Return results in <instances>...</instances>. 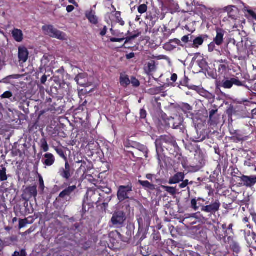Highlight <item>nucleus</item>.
Here are the masks:
<instances>
[{
  "label": "nucleus",
  "instance_id": "nucleus-1",
  "mask_svg": "<svg viewBox=\"0 0 256 256\" xmlns=\"http://www.w3.org/2000/svg\"><path fill=\"white\" fill-rule=\"evenodd\" d=\"M224 11L228 13V18L232 21L234 24H232V26L233 28H238L241 26L242 24L245 23V20H241L239 16L238 9L236 6H229L224 8Z\"/></svg>",
  "mask_w": 256,
  "mask_h": 256
},
{
  "label": "nucleus",
  "instance_id": "nucleus-2",
  "mask_svg": "<svg viewBox=\"0 0 256 256\" xmlns=\"http://www.w3.org/2000/svg\"><path fill=\"white\" fill-rule=\"evenodd\" d=\"M172 142V138L167 136H161L159 138L156 140L155 144L157 154V158L158 163L161 162V158H162V152L163 148H166L167 144H171Z\"/></svg>",
  "mask_w": 256,
  "mask_h": 256
},
{
  "label": "nucleus",
  "instance_id": "nucleus-3",
  "mask_svg": "<svg viewBox=\"0 0 256 256\" xmlns=\"http://www.w3.org/2000/svg\"><path fill=\"white\" fill-rule=\"evenodd\" d=\"M132 191V184L120 186L117 192L118 198L120 202H122L126 199L130 198L128 196Z\"/></svg>",
  "mask_w": 256,
  "mask_h": 256
},
{
  "label": "nucleus",
  "instance_id": "nucleus-4",
  "mask_svg": "<svg viewBox=\"0 0 256 256\" xmlns=\"http://www.w3.org/2000/svg\"><path fill=\"white\" fill-rule=\"evenodd\" d=\"M38 192L36 186H30L27 187L24 191V193L22 196V198L26 202L29 201L30 198L34 197L36 200V196Z\"/></svg>",
  "mask_w": 256,
  "mask_h": 256
},
{
  "label": "nucleus",
  "instance_id": "nucleus-5",
  "mask_svg": "<svg viewBox=\"0 0 256 256\" xmlns=\"http://www.w3.org/2000/svg\"><path fill=\"white\" fill-rule=\"evenodd\" d=\"M226 234L224 230H221L219 227H214V236L219 241H222L225 244L232 240V236L226 237Z\"/></svg>",
  "mask_w": 256,
  "mask_h": 256
},
{
  "label": "nucleus",
  "instance_id": "nucleus-6",
  "mask_svg": "<svg viewBox=\"0 0 256 256\" xmlns=\"http://www.w3.org/2000/svg\"><path fill=\"white\" fill-rule=\"evenodd\" d=\"M234 84L238 86H242V82L235 78H225L221 82V86L224 88H230Z\"/></svg>",
  "mask_w": 256,
  "mask_h": 256
},
{
  "label": "nucleus",
  "instance_id": "nucleus-7",
  "mask_svg": "<svg viewBox=\"0 0 256 256\" xmlns=\"http://www.w3.org/2000/svg\"><path fill=\"white\" fill-rule=\"evenodd\" d=\"M240 178L242 182L240 184L246 187L250 188L256 184V176L255 175L250 176L243 175Z\"/></svg>",
  "mask_w": 256,
  "mask_h": 256
},
{
  "label": "nucleus",
  "instance_id": "nucleus-8",
  "mask_svg": "<svg viewBox=\"0 0 256 256\" xmlns=\"http://www.w3.org/2000/svg\"><path fill=\"white\" fill-rule=\"evenodd\" d=\"M126 220V216L122 211L116 212L113 214V226H121Z\"/></svg>",
  "mask_w": 256,
  "mask_h": 256
},
{
  "label": "nucleus",
  "instance_id": "nucleus-9",
  "mask_svg": "<svg viewBox=\"0 0 256 256\" xmlns=\"http://www.w3.org/2000/svg\"><path fill=\"white\" fill-rule=\"evenodd\" d=\"M220 206V203L219 200H216L214 202L210 205L202 206L201 210L206 212L214 214L219 210Z\"/></svg>",
  "mask_w": 256,
  "mask_h": 256
},
{
  "label": "nucleus",
  "instance_id": "nucleus-10",
  "mask_svg": "<svg viewBox=\"0 0 256 256\" xmlns=\"http://www.w3.org/2000/svg\"><path fill=\"white\" fill-rule=\"evenodd\" d=\"M101 194L98 190H88L86 193V198L90 202L96 204L100 200Z\"/></svg>",
  "mask_w": 256,
  "mask_h": 256
},
{
  "label": "nucleus",
  "instance_id": "nucleus-11",
  "mask_svg": "<svg viewBox=\"0 0 256 256\" xmlns=\"http://www.w3.org/2000/svg\"><path fill=\"white\" fill-rule=\"evenodd\" d=\"M70 88L68 84L66 83L60 84L57 90L58 97L62 98L65 96H70Z\"/></svg>",
  "mask_w": 256,
  "mask_h": 256
},
{
  "label": "nucleus",
  "instance_id": "nucleus-12",
  "mask_svg": "<svg viewBox=\"0 0 256 256\" xmlns=\"http://www.w3.org/2000/svg\"><path fill=\"white\" fill-rule=\"evenodd\" d=\"M60 175L66 180H68L73 174L70 166L68 161H66L64 168H61L58 172Z\"/></svg>",
  "mask_w": 256,
  "mask_h": 256
},
{
  "label": "nucleus",
  "instance_id": "nucleus-13",
  "mask_svg": "<svg viewBox=\"0 0 256 256\" xmlns=\"http://www.w3.org/2000/svg\"><path fill=\"white\" fill-rule=\"evenodd\" d=\"M216 36L214 38L213 41L216 43L217 46H220L224 42L225 32L222 29L217 28L216 29Z\"/></svg>",
  "mask_w": 256,
  "mask_h": 256
},
{
  "label": "nucleus",
  "instance_id": "nucleus-14",
  "mask_svg": "<svg viewBox=\"0 0 256 256\" xmlns=\"http://www.w3.org/2000/svg\"><path fill=\"white\" fill-rule=\"evenodd\" d=\"M28 52L25 47H20L18 48V58L20 62L24 63L26 62L28 57Z\"/></svg>",
  "mask_w": 256,
  "mask_h": 256
},
{
  "label": "nucleus",
  "instance_id": "nucleus-15",
  "mask_svg": "<svg viewBox=\"0 0 256 256\" xmlns=\"http://www.w3.org/2000/svg\"><path fill=\"white\" fill-rule=\"evenodd\" d=\"M193 89L198 92L202 96L205 97L206 98L208 99L210 101H213L215 98V96L212 93L209 92L208 91L204 90L203 88H200L198 86H194Z\"/></svg>",
  "mask_w": 256,
  "mask_h": 256
},
{
  "label": "nucleus",
  "instance_id": "nucleus-16",
  "mask_svg": "<svg viewBox=\"0 0 256 256\" xmlns=\"http://www.w3.org/2000/svg\"><path fill=\"white\" fill-rule=\"evenodd\" d=\"M184 173L178 172L170 178L168 184H178L184 180Z\"/></svg>",
  "mask_w": 256,
  "mask_h": 256
},
{
  "label": "nucleus",
  "instance_id": "nucleus-17",
  "mask_svg": "<svg viewBox=\"0 0 256 256\" xmlns=\"http://www.w3.org/2000/svg\"><path fill=\"white\" fill-rule=\"evenodd\" d=\"M76 189V186H69L60 194L58 198H66L68 196H70Z\"/></svg>",
  "mask_w": 256,
  "mask_h": 256
},
{
  "label": "nucleus",
  "instance_id": "nucleus-18",
  "mask_svg": "<svg viewBox=\"0 0 256 256\" xmlns=\"http://www.w3.org/2000/svg\"><path fill=\"white\" fill-rule=\"evenodd\" d=\"M156 66L154 60H150L147 62L144 66V70L146 74H150V73L156 71Z\"/></svg>",
  "mask_w": 256,
  "mask_h": 256
},
{
  "label": "nucleus",
  "instance_id": "nucleus-19",
  "mask_svg": "<svg viewBox=\"0 0 256 256\" xmlns=\"http://www.w3.org/2000/svg\"><path fill=\"white\" fill-rule=\"evenodd\" d=\"M43 163L48 166H52L55 162V158L54 155L50 153H47L44 155Z\"/></svg>",
  "mask_w": 256,
  "mask_h": 256
},
{
  "label": "nucleus",
  "instance_id": "nucleus-20",
  "mask_svg": "<svg viewBox=\"0 0 256 256\" xmlns=\"http://www.w3.org/2000/svg\"><path fill=\"white\" fill-rule=\"evenodd\" d=\"M12 35L14 40L17 42H21L23 40V34L20 30L14 28L12 31Z\"/></svg>",
  "mask_w": 256,
  "mask_h": 256
},
{
  "label": "nucleus",
  "instance_id": "nucleus-21",
  "mask_svg": "<svg viewBox=\"0 0 256 256\" xmlns=\"http://www.w3.org/2000/svg\"><path fill=\"white\" fill-rule=\"evenodd\" d=\"M86 17L89 20L90 23L96 24L98 23V18L96 16V12L91 10L86 13Z\"/></svg>",
  "mask_w": 256,
  "mask_h": 256
},
{
  "label": "nucleus",
  "instance_id": "nucleus-22",
  "mask_svg": "<svg viewBox=\"0 0 256 256\" xmlns=\"http://www.w3.org/2000/svg\"><path fill=\"white\" fill-rule=\"evenodd\" d=\"M42 30L44 33L52 38V36H54V32L56 28H54L52 25H45L42 27Z\"/></svg>",
  "mask_w": 256,
  "mask_h": 256
},
{
  "label": "nucleus",
  "instance_id": "nucleus-23",
  "mask_svg": "<svg viewBox=\"0 0 256 256\" xmlns=\"http://www.w3.org/2000/svg\"><path fill=\"white\" fill-rule=\"evenodd\" d=\"M207 35H203L197 37L193 41L192 48H198L199 46L202 44L205 38H207Z\"/></svg>",
  "mask_w": 256,
  "mask_h": 256
},
{
  "label": "nucleus",
  "instance_id": "nucleus-24",
  "mask_svg": "<svg viewBox=\"0 0 256 256\" xmlns=\"http://www.w3.org/2000/svg\"><path fill=\"white\" fill-rule=\"evenodd\" d=\"M227 244H230V248L235 252L238 253L240 250V244L236 242L234 240L233 238L232 237V240H230V242H227Z\"/></svg>",
  "mask_w": 256,
  "mask_h": 256
},
{
  "label": "nucleus",
  "instance_id": "nucleus-25",
  "mask_svg": "<svg viewBox=\"0 0 256 256\" xmlns=\"http://www.w3.org/2000/svg\"><path fill=\"white\" fill-rule=\"evenodd\" d=\"M86 74H79L75 78V80L77 82L79 86L86 87L87 84L84 82H80V80L84 79Z\"/></svg>",
  "mask_w": 256,
  "mask_h": 256
},
{
  "label": "nucleus",
  "instance_id": "nucleus-26",
  "mask_svg": "<svg viewBox=\"0 0 256 256\" xmlns=\"http://www.w3.org/2000/svg\"><path fill=\"white\" fill-rule=\"evenodd\" d=\"M52 38H56L60 40H64L66 39L65 34L58 29L56 30L54 36H52Z\"/></svg>",
  "mask_w": 256,
  "mask_h": 256
},
{
  "label": "nucleus",
  "instance_id": "nucleus-27",
  "mask_svg": "<svg viewBox=\"0 0 256 256\" xmlns=\"http://www.w3.org/2000/svg\"><path fill=\"white\" fill-rule=\"evenodd\" d=\"M58 104L56 102H54L52 105H50V107L48 108V111H60V112H62L63 108H62L60 106H58Z\"/></svg>",
  "mask_w": 256,
  "mask_h": 256
},
{
  "label": "nucleus",
  "instance_id": "nucleus-28",
  "mask_svg": "<svg viewBox=\"0 0 256 256\" xmlns=\"http://www.w3.org/2000/svg\"><path fill=\"white\" fill-rule=\"evenodd\" d=\"M0 180L2 182L6 181L8 180V176L6 174V169L3 166H0Z\"/></svg>",
  "mask_w": 256,
  "mask_h": 256
},
{
  "label": "nucleus",
  "instance_id": "nucleus-29",
  "mask_svg": "<svg viewBox=\"0 0 256 256\" xmlns=\"http://www.w3.org/2000/svg\"><path fill=\"white\" fill-rule=\"evenodd\" d=\"M138 182L140 184L141 186H142L143 187H144L146 188H147L150 190H154L155 189V186L154 184H151L150 182L148 181H142L140 180L138 181Z\"/></svg>",
  "mask_w": 256,
  "mask_h": 256
},
{
  "label": "nucleus",
  "instance_id": "nucleus-30",
  "mask_svg": "<svg viewBox=\"0 0 256 256\" xmlns=\"http://www.w3.org/2000/svg\"><path fill=\"white\" fill-rule=\"evenodd\" d=\"M114 18L115 22L119 24L120 26H123L124 25V22L122 18H121V13L120 12H116L114 14Z\"/></svg>",
  "mask_w": 256,
  "mask_h": 256
},
{
  "label": "nucleus",
  "instance_id": "nucleus-31",
  "mask_svg": "<svg viewBox=\"0 0 256 256\" xmlns=\"http://www.w3.org/2000/svg\"><path fill=\"white\" fill-rule=\"evenodd\" d=\"M162 188L165 191H166V192H168V193L172 195H174L176 193V190L175 188L166 186H162Z\"/></svg>",
  "mask_w": 256,
  "mask_h": 256
},
{
  "label": "nucleus",
  "instance_id": "nucleus-32",
  "mask_svg": "<svg viewBox=\"0 0 256 256\" xmlns=\"http://www.w3.org/2000/svg\"><path fill=\"white\" fill-rule=\"evenodd\" d=\"M216 113H210V120L211 124H215L218 122V116Z\"/></svg>",
  "mask_w": 256,
  "mask_h": 256
},
{
  "label": "nucleus",
  "instance_id": "nucleus-33",
  "mask_svg": "<svg viewBox=\"0 0 256 256\" xmlns=\"http://www.w3.org/2000/svg\"><path fill=\"white\" fill-rule=\"evenodd\" d=\"M120 82L122 85L126 86L130 84V80L126 76L122 75L120 78Z\"/></svg>",
  "mask_w": 256,
  "mask_h": 256
},
{
  "label": "nucleus",
  "instance_id": "nucleus-34",
  "mask_svg": "<svg viewBox=\"0 0 256 256\" xmlns=\"http://www.w3.org/2000/svg\"><path fill=\"white\" fill-rule=\"evenodd\" d=\"M40 148L43 150L44 152L48 150L49 147L48 144L45 138H43L40 140Z\"/></svg>",
  "mask_w": 256,
  "mask_h": 256
},
{
  "label": "nucleus",
  "instance_id": "nucleus-35",
  "mask_svg": "<svg viewBox=\"0 0 256 256\" xmlns=\"http://www.w3.org/2000/svg\"><path fill=\"white\" fill-rule=\"evenodd\" d=\"M178 108H180V110L184 112L192 110V106L186 103L182 104H181L179 105Z\"/></svg>",
  "mask_w": 256,
  "mask_h": 256
},
{
  "label": "nucleus",
  "instance_id": "nucleus-36",
  "mask_svg": "<svg viewBox=\"0 0 256 256\" xmlns=\"http://www.w3.org/2000/svg\"><path fill=\"white\" fill-rule=\"evenodd\" d=\"M174 118H174L170 116V118H168L167 120H168L169 124H172L173 125V127L174 128H176L179 126L180 124V121L179 122H174Z\"/></svg>",
  "mask_w": 256,
  "mask_h": 256
},
{
  "label": "nucleus",
  "instance_id": "nucleus-37",
  "mask_svg": "<svg viewBox=\"0 0 256 256\" xmlns=\"http://www.w3.org/2000/svg\"><path fill=\"white\" fill-rule=\"evenodd\" d=\"M148 10L147 5L146 4H140L138 8V12L140 14L145 13Z\"/></svg>",
  "mask_w": 256,
  "mask_h": 256
},
{
  "label": "nucleus",
  "instance_id": "nucleus-38",
  "mask_svg": "<svg viewBox=\"0 0 256 256\" xmlns=\"http://www.w3.org/2000/svg\"><path fill=\"white\" fill-rule=\"evenodd\" d=\"M140 252L143 256H148L150 254V251L149 250L148 248L147 247L142 248Z\"/></svg>",
  "mask_w": 256,
  "mask_h": 256
},
{
  "label": "nucleus",
  "instance_id": "nucleus-39",
  "mask_svg": "<svg viewBox=\"0 0 256 256\" xmlns=\"http://www.w3.org/2000/svg\"><path fill=\"white\" fill-rule=\"evenodd\" d=\"M248 16L252 20H256V13L252 10H247Z\"/></svg>",
  "mask_w": 256,
  "mask_h": 256
},
{
  "label": "nucleus",
  "instance_id": "nucleus-40",
  "mask_svg": "<svg viewBox=\"0 0 256 256\" xmlns=\"http://www.w3.org/2000/svg\"><path fill=\"white\" fill-rule=\"evenodd\" d=\"M88 102L86 100H85L84 102H82V104H80L78 108H76L74 110H82V112L86 110H87L86 108V104Z\"/></svg>",
  "mask_w": 256,
  "mask_h": 256
},
{
  "label": "nucleus",
  "instance_id": "nucleus-41",
  "mask_svg": "<svg viewBox=\"0 0 256 256\" xmlns=\"http://www.w3.org/2000/svg\"><path fill=\"white\" fill-rule=\"evenodd\" d=\"M102 196L104 197V198H105L104 202L103 203V206H104V210H106V208L108 206V202L111 200L112 196H107L106 198L105 196L104 195V196Z\"/></svg>",
  "mask_w": 256,
  "mask_h": 256
},
{
  "label": "nucleus",
  "instance_id": "nucleus-42",
  "mask_svg": "<svg viewBox=\"0 0 256 256\" xmlns=\"http://www.w3.org/2000/svg\"><path fill=\"white\" fill-rule=\"evenodd\" d=\"M12 96V94L10 91H6L1 96L2 98H10Z\"/></svg>",
  "mask_w": 256,
  "mask_h": 256
},
{
  "label": "nucleus",
  "instance_id": "nucleus-43",
  "mask_svg": "<svg viewBox=\"0 0 256 256\" xmlns=\"http://www.w3.org/2000/svg\"><path fill=\"white\" fill-rule=\"evenodd\" d=\"M240 118H252L254 116L253 113H242V114H240L238 116Z\"/></svg>",
  "mask_w": 256,
  "mask_h": 256
},
{
  "label": "nucleus",
  "instance_id": "nucleus-44",
  "mask_svg": "<svg viewBox=\"0 0 256 256\" xmlns=\"http://www.w3.org/2000/svg\"><path fill=\"white\" fill-rule=\"evenodd\" d=\"M28 224V220L27 219L20 220L19 221V228H22Z\"/></svg>",
  "mask_w": 256,
  "mask_h": 256
},
{
  "label": "nucleus",
  "instance_id": "nucleus-45",
  "mask_svg": "<svg viewBox=\"0 0 256 256\" xmlns=\"http://www.w3.org/2000/svg\"><path fill=\"white\" fill-rule=\"evenodd\" d=\"M130 83H131L133 86L137 87L140 86L139 81L134 77H132L130 80Z\"/></svg>",
  "mask_w": 256,
  "mask_h": 256
},
{
  "label": "nucleus",
  "instance_id": "nucleus-46",
  "mask_svg": "<svg viewBox=\"0 0 256 256\" xmlns=\"http://www.w3.org/2000/svg\"><path fill=\"white\" fill-rule=\"evenodd\" d=\"M216 43H215V42H214V41L212 42H210L208 45V52H213L216 48Z\"/></svg>",
  "mask_w": 256,
  "mask_h": 256
},
{
  "label": "nucleus",
  "instance_id": "nucleus-47",
  "mask_svg": "<svg viewBox=\"0 0 256 256\" xmlns=\"http://www.w3.org/2000/svg\"><path fill=\"white\" fill-rule=\"evenodd\" d=\"M56 150L57 153L59 154V156L60 157L64 158L66 161H67V158L65 156L64 154V152H63L62 149H61V148H56Z\"/></svg>",
  "mask_w": 256,
  "mask_h": 256
},
{
  "label": "nucleus",
  "instance_id": "nucleus-48",
  "mask_svg": "<svg viewBox=\"0 0 256 256\" xmlns=\"http://www.w3.org/2000/svg\"><path fill=\"white\" fill-rule=\"evenodd\" d=\"M12 256H26V251L22 250L20 252H15Z\"/></svg>",
  "mask_w": 256,
  "mask_h": 256
},
{
  "label": "nucleus",
  "instance_id": "nucleus-49",
  "mask_svg": "<svg viewBox=\"0 0 256 256\" xmlns=\"http://www.w3.org/2000/svg\"><path fill=\"white\" fill-rule=\"evenodd\" d=\"M191 206L192 208L194 209L195 210H198V206H197V202L196 199H192L191 200Z\"/></svg>",
  "mask_w": 256,
  "mask_h": 256
},
{
  "label": "nucleus",
  "instance_id": "nucleus-50",
  "mask_svg": "<svg viewBox=\"0 0 256 256\" xmlns=\"http://www.w3.org/2000/svg\"><path fill=\"white\" fill-rule=\"evenodd\" d=\"M182 183H181L180 185H179V187L181 188H186L188 184V180H182Z\"/></svg>",
  "mask_w": 256,
  "mask_h": 256
},
{
  "label": "nucleus",
  "instance_id": "nucleus-51",
  "mask_svg": "<svg viewBox=\"0 0 256 256\" xmlns=\"http://www.w3.org/2000/svg\"><path fill=\"white\" fill-rule=\"evenodd\" d=\"M39 182H40V188L42 191H43L44 190V182L43 179L42 177L40 178Z\"/></svg>",
  "mask_w": 256,
  "mask_h": 256
},
{
  "label": "nucleus",
  "instance_id": "nucleus-52",
  "mask_svg": "<svg viewBox=\"0 0 256 256\" xmlns=\"http://www.w3.org/2000/svg\"><path fill=\"white\" fill-rule=\"evenodd\" d=\"M102 191L106 194H108L111 192V189L108 187H102Z\"/></svg>",
  "mask_w": 256,
  "mask_h": 256
},
{
  "label": "nucleus",
  "instance_id": "nucleus-53",
  "mask_svg": "<svg viewBox=\"0 0 256 256\" xmlns=\"http://www.w3.org/2000/svg\"><path fill=\"white\" fill-rule=\"evenodd\" d=\"M107 32V28L106 26H104L103 28L101 30L100 32V35L102 36H104L106 35Z\"/></svg>",
  "mask_w": 256,
  "mask_h": 256
},
{
  "label": "nucleus",
  "instance_id": "nucleus-54",
  "mask_svg": "<svg viewBox=\"0 0 256 256\" xmlns=\"http://www.w3.org/2000/svg\"><path fill=\"white\" fill-rule=\"evenodd\" d=\"M74 6L72 5H69L66 6V11L68 12H70L74 10Z\"/></svg>",
  "mask_w": 256,
  "mask_h": 256
},
{
  "label": "nucleus",
  "instance_id": "nucleus-55",
  "mask_svg": "<svg viewBox=\"0 0 256 256\" xmlns=\"http://www.w3.org/2000/svg\"><path fill=\"white\" fill-rule=\"evenodd\" d=\"M12 78H15V77H14V76H7L6 78H4L2 80V81L4 83H8V80Z\"/></svg>",
  "mask_w": 256,
  "mask_h": 256
},
{
  "label": "nucleus",
  "instance_id": "nucleus-56",
  "mask_svg": "<svg viewBox=\"0 0 256 256\" xmlns=\"http://www.w3.org/2000/svg\"><path fill=\"white\" fill-rule=\"evenodd\" d=\"M47 80V76L46 75L44 74L40 79V82L42 84H45Z\"/></svg>",
  "mask_w": 256,
  "mask_h": 256
},
{
  "label": "nucleus",
  "instance_id": "nucleus-57",
  "mask_svg": "<svg viewBox=\"0 0 256 256\" xmlns=\"http://www.w3.org/2000/svg\"><path fill=\"white\" fill-rule=\"evenodd\" d=\"M182 40L185 43L188 42L189 41V36H183L182 38Z\"/></svg>",
  "mask_w": 256,
  "mask_h": 256
},
{
  "label": "nucleus",
  "instance_id": "nucleus-58",
  "mask_svg": "<svg viewBox=\"0 0 256 256\" xmlns=\"http://www.w3.org/2000/svg\"><path fill=\"white\" fill-rule=\"evenodd\" d=\"M117 236H118L120 238L121 234L120 232H118L117 230L113 232V237H116Z\"/></svg>",
  "mask_w": 256,
  "mask_h": 256
},
{
  "label": "nucleus",
  "instance_id": "nucleus-59",
  "mask_svg": "<svg viewBox=\"0 0 256 256\" xmlns=\"http://www.w3.org/2000/svg\"><path fill=\"white\" fill-rule=\"evenodd\" d=\"M23 104H24V106H22V107L24 108L23 109L24 112H29V110H28V108H26V106H25V105H26V106L28 107V102H26V103H24Z\"/></svg>",
  "mask_w": 256,
  "mask_h": 256
},
{
  "label": "nucleus",
  "instance_id": "nucleus-60",
  "mask_svg": "<svg viewBox=\"0 0 256 256\" xmlns=\"http://www.w3.org/2000/svg\"><path fill=\"white\" fill-rule=\"evenodd\" d=\"M170 78L172 82H175L178 78V76L176 74H174L172 75Z\"/></svg>",
  "mask_w": 256,
  "mask_h": 256
},
{
  "label": "nucleus",
  "instance_id": "nucleus-61",
  "mask_svg": "<svg viewBox=\"0 0 256 256\" xmlns=\"http://www.w3.org/2000/svg\"><path fill=\"white\" fill-rule=\"evenodd\" d=\"M126 56L127 59H131L134 56V54L133 52H131L128 54H127Z\"/></svg>",
  "mask_w": 256,
  "mask_h": 256
},
{
  "label": "nucleus",
  "instance_id": "nucleus-62",
  "mask_svg": "<svg viewBox=\"0 0 256 256\" xmlns=\"http://www.w3.org/2000/svg\"><path fill=\"white\" fill-rule=\"evenodd\" d=\"M113 42H123L124 40V38H114L112 39Z\"/></svg>",
  "mask_w": 256,
  "mask_h": 256
},
{
  "label": "nucleus",
  "instance_id": "nucleus-63",
  "mask_svg": "<svg viewBox=\"0 0 256 256\" xmlns=\"http://www.w3.org/2000/svg\"><path fill=\"white\" fill-rule=\"evenodd\" d=\"M221 230H224V232L226 233V224H223L222 225V228H220Z\"/></svg>",
  "mask_w": 256,
  "mask_h": 256
},
{
  "label": "nucleus",
  "instance_id": "nucleus-64",
  "mask_svg": "<svg viewBox=\"0 0 256 256\" xmlns=\"http://www.w3.org/2000/svg\"><path fill=\"white\" fill-rule=\"evenodd\" d=\"M146 113H140V118H145L146 117Z\"/></svg>",
  "mask_w": 256,
  "mask_h": 256
}]
</instances>
